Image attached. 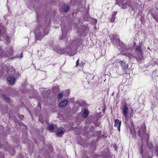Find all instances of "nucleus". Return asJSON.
<instances>
[{
	"label": "nucleus",
	"mask_w": 158,
	"mask_h": 158,
	"mask_svg": "<svg viewBox=\"0 0 158 158\" xmlns=\"http://www.w3.org/2000/svg\"><path fill=\"white\" fill-rule=\"evenodd\" d=\"M7 80L10 84L12 85L15 83V78L13 77L10 76L7 78Z\"/></svg>",
	"instance_id": "1a4fd4ad"
},
{
	"label": "nucleus",
	"mask_w": 158,
	"mask_h": 158,
	"mask_svg": "<svg viewBox=\"0 0 158 158\" xmlns=\"http://www.w3.org/2000/svg\"><path fill=\"white\" fill-rule=\"evenodd\" d=\"M111 39H113V43L115 44H117L119 43V40L118 37L117 35H113L110 36Z\"/></svg>",
	"instance_id": "0eeeda50"
},
{
	"label": "nucleus",
	"mask_w": 158,
	"mask_h": 158,
	"mask_svg": "<svg viewBox=\"0 0 158 158\" xmlns=\"http://www.w3.org/2000/svg\"><path fill=\"white\" fill-rule=\"evenodd\" d=\"M61 30L62 31H63L62 28H61Z\"/></svg>",
	"instance_id": "c756f323"
},
{
	"label": "nucleus",
	"mask_w": 158,
	"mask_h": 158,
	"mask_svg": "<svg viewBox=\"0 0 158 158\" xmlns=\"http://www.w3.org/2000/svg\"><path fill=\"white\" fill-rule=\"evenodd\" d=\"M121 123V121H120L118 119H115L114 121V126L117 128L119 132L120 131V127Z\"/></svg>",
	"instance_id": "39448f33"
},
{
	"label": "nucleus",
	"mask_w": 158,
	"mask_h": 158,
	"mask_svg": "<svg viewBox=\"0 0 158 158\" xmlns=\"http://www.w3.org/2000/svg\"><path fill=\"white\" fill-rule=\"evenodd\" d=\"M2 97H3L4 100H5L6 102H10L11 100L10 98H9L8 97H7L5 95H2Z\"/></svg>",
	"instance_id": "4468645a"
},
{
	"label": "nucleus",
	"mask_w": 158,
	"mask_h": 158,
	"mask_svg": "<svg viewBox=\"0 0 158 158\" xmlns=\"http://www.w3.org/2000/svg\"><path fill=\"white\" fill-rule=\"evenodd\" d=\"M47 31H45L43 29H36L35 31V36L37 40H40V37L44 36L47 34Z\"/></svg>",
	"instance_id": "7ed1b4c3"
},
{
	"label": "nucleus",
	"mask_w": 158,
	"mask_h": 158,
	"mask_svg": "<svg viewBox=\"0 0 158 158\" xmlns=\"http://www.w3.org/2000/svg\"><path fill=\"white\" fill-rule=\"evenodd\" d=\"M152 145H151H151H150V146H149V147H150V148H151V147H152Z\"/></svg>",
	"instance_id": "bb28decb"
},
{
	"label": "nucleus",
	"mask_w": 158,
	"mask_h": 158,
	"mask_svg": "<svg viewBox=\"0 0 158 158\" xmlns=\"http://www.w3.org/2000/svg\"><path fill=\"white\" fill-rule=\"evenodd\" d=\"M64 133V132L61 129H58L56 132V134L57 135H60L63 134Z\"/></svg>",
	"instance_id": "f3484780"
},
{
	"label": "nucleus",
	"mask_w": 158,
	"mask_h": 158,
	"mask_svg": "<svg viewBox=\"0 0 158 158\" xmlns=\"http://www.w3.org/2000/svg\"><path fill=\"white\" fill-rule=\"evenodd\" d=\"M8 73L10 75H14L15 73V71L14 68L12 66H10L9 69H8Z\"/></svg>",
	"instance_id": "6e6552de"
},
{
	"label": "nucleus",
	"mask_w": 158,
	"mask_h": 158,
	"mask_svg": "<svg viewBox=\"0 0 158 158\" xmlns=\"http://www.w3.org/2000/svg\"><path fill=\"white\" fill-rule=\"evenodd\" d=\"M19 117L22 119L23 118L24 116L23 115H20L19 116Z\"/></svg>",
	"instance_id": "393cba45"
},
{
	"label": "nucleus",
	"mask_w": 158,
	"mask_h": 158,
	"mask_svg": "<svg viewBox=\"0 0 158 158\" xmlns=\"http://www.w3.org/2000/svg\"><path fill=\"white\" fill-rule=\"evenodd\" d=\"M64 36H63V38H64ZM61 39H63V36L62 37Z\"/></svg>",
	"instance_id": "cd10ccee"
},
{
	"label": "nucleus",
	"mask_w": 158,
	"mask_h": 158,
	"mask_svg": "<svg viewBox=\"0 0 158 158\" xmlns=\"http://www.w3.org/2000/svg\"><path fill=\"white\" fill-rule=\"evenodd\" d=\"M139 151L142 154L143 152V147L142 146H141L139 148Z\"/></svg>",
	"instance_id": "5701e85b"
},
{
	"label": "nucleus",
	"mask_w": 158,
	"mask_h": 158,
	"mask_svg": "<svg viewBox=\"0 0 158 158\" xmlns=\"http://www.w3.org/2000/svg\"><path fill=\"white\" fill-rule=\"evenodd\" d=\"M6 55L5 53H4V51L2 50V48L0 47V57L1 58L6 57Z\"/></svg>",
	"instance_id": "9b49d317"
},
{
	"label": "nucleus",
	"mask_w": 158,
	"mask_h": 158,
	"mask_svg": "<svg viewBox=\"0 0 158 158\" xmlns=\"http://www.w3.org/2000/svg\"><path fill=\"white\" fill-rule=\"evenodd\" d=\"M69 91H68V94L69 95Z\"/></svg>",
	"instance_id": "c85d7f7f"
},
{
	"label": "nucleus",
	"mask_w": 158,
	"mask_h": 158,
	"mask_svg": "<svg viewBox=\"0 0 158 158\" xmlns=\"http://www.w3.org/2000/svg\"><path fill=\"white\" fill-rule=\"evenodd\" d=\"M126 56L129 57L130 58H131L132 57V55L131 53H129V54L127 53Z\"/></svg>",
	"instance_id": "412c9836"
},
{
	"label": "nucleus",
	"mask_w": 158,
	"mask_h": 158,
	"mask_svg": "<svg viewBox=\"0 0 158 158\" xmlns=\"http://www.w3.org/2000/svg\"><path fill=\"white\" fill-rule=\"evenodd\" d=\"M79 59H78L77 60V62H76V66H78V65H79L78 63H79Z\"/></svg>",
	"instance_id": "b1692460"
},
{
	"label": "nucleus",
	"mask_w": 158,
	"mask_h": 158,
	"mask_svg": "<svg viewBox=\"0 0 158 158\" xmlns=\"http://www.w3.org/2000/svg\"><path fill=\"white\" fill-rule=\"evenodd\" d=\"M68 103V101L67 100L60 102L59 104V106L60 107H62L64 106Z\"/></svg>",
	"instance_id": "f8f14e48"
},
{
	"label": "nucleus",
	"mask_w": 158,
	"mask_h": 158,
	"mask_svg": "<svg viewBox=\"0 0 158 158\" xmlns=\"http://www.w3.org/2000/svg\"><path fill=\"white\" fill-rule=\"evenodd\" d=\"M122 68L123 71H126V69H128V65L123 61H121L119 62Z\"/></svg>",
	"instance_id": "423d86ee"
},
{
	"label": "nucleus",
	"mask_w": 158,
	"mask_h": 158,
	"mask_svg": "<svg viewBox=\"0 0 158 158\" xmlns=\"http://www.w3.org/2000/svg\"><path fill=\"white\" fill-rule=\"evenodd\" d=\"M117 14V12L116 11L114 12L112 16V17L110 19V22H114L115 21V16Z\"/></svg>",
	"instance_id": "ddd939ff"
},
{
	"label": "nucleus",
	"mask_w": 158,
	"mask_h": 158,
	"mask_svg": "<svg viewBox=\"0 0 158 158\" xmlns=\"http://www.w3.org/2000/svg\"><path fill=\"white\" fill-rule=\"evenodd\" d=\"M136 51L141 54L142 53V48L140 45H139V46L137 47L136 48Z\"/></svg>",
	"instance_id": "2eb2a0df"
},
{
	"label": "nucleus",
	"mask_w": 158,
	"mask_h": 158,
	"mask_svg": "<svg viewBox=\"0 0 158 158\" xmlns=\"http://www.w3.org/2000/svg\"><path fill=\"white\" fill-rule=\"evenodd\" d=\"M63 94L62 93H60L58 95V98L59 99H61L63 97Z\"/></svg>",
	"instance_id": "6ab92c4d"
},
{
	"label": "nucleus",
	"mask_w": 158,
	"mask_h": 158,
	"mask_svg": "<svg viewBox=\"0 0 158 158\" xmlns=\"http://www.w3.org/2000/svg\"><path fill=\"white\" fill-rule=\"evenodd\" d=\"M16 74L17 75V76L18 77L17 78H18L19 77L21 76V75H20V74L19 73H17Z\"/></svg>",
	"instance_id": "a878e982"
},
{
	"label": "nucleus",
	"mask_w": 158,
	"mask_h": 158,
	"mask_svg": "<svg viewBox=\"0 0 158 158\" xmlns=\"http://www.w3.org/2000/svg\"><path fill=\"white\" fill-rule=\"evenodd\" d=\"M69 6L67 5H64L62 8V10L64 12H67L69 10Z\"/></svg>",
	"instance_id": "9d476101"
},
{
	"label": "nucleus",
	"mask_w": 158,
	"mask_h": 158,
	"mask_svg": "<svg viewBox=\"0 0 158 158\" xmlns=\"http://www.w3.org/2000/svg\"><path fill=\"white\" fill-rule=\"evenodd\" d=\"M58 52L60 54L66 53L69 56H72L75 54L73 53V49L69 47L66 48L60 49L58 51Z\"/></svg>",
	"instance_id": "f03ea898"
},
{
	"label": "nucleus",
	"mask_w": 158,
	"mask_h": 158,
	"mask_svg": "<svg viewBox=\"0 0 158 158\" xmlns=\"http://www.w3.org/2000/svg\"><path fill=\"white\" fill-rule=\"evenodd\" d=\"M140 55L139 56H138L137 57L138 59L139 60H141L143 59V56L142 55V54L140 53Z\"/></svg>",
	"instance_id": "aec40b11"
},
{
	"label": "nucleus",
	"mask_w": 158,
	"mask_h": 158,
	"mask_svg": "<svg viewBox=\"0 0 158 158\" xmlns=\"http://www.w3.org/2000/svg\"><path fill=\"white\" fill-rule=\"evenodd\" d=\"M48 128L49 130H53L54 129V127L51 125H49Z\"/></svg>",
	"instance_id": "a211bd4d"
},
{
	"label": "nucleus",
	"mask_w": 158,
	"mask_h": 158,
	"mask_svg": "<svg viewBox=\"0 0 158 158\" xmlns=\"http://www.w3.org/2000/svg\"><path fill=\"white\" fill-rule=\"evenodd\" d=\"M143 158H144V157H143Z\"/></svg>",
	"instance_id": "7c9ffc66"
},
{
	"label": "nucleus",
	"mask_w": 158,
	"mask_h": 158,
	"mask_svg": "<svg viewBox=\"0 0 158 158\" xmlns=\"http://www.w3.org/2000/svg\"><path fill=\"white\" fill-rule=\"evenodd\" d=\"M128 109L126 105H124L122 107V113L123 114L126 118H127L128 113Z\"/></svg>",
	"instance_id": "20e7f679"
},
{
	"label": "nucleus",
	"mask_w": 158,
	"mask_h": 158,
	"mask_svg": "<svg viewBox=\"0 0 158 158\" xmlns=\"http://www.w3.org/2000/svg\"><path fill=\"white\" fill-rule=\"evenodd\" d=\"M130 129L131 134L134 136H136V133L137 132L138 135L141 137L142 140H143L144 137L145 136H147V138L148 139L149 136L146 133V126L145 124L142 125L140 129L138 127L135 128L133 123H131Z\"/></svg>",
	"instance_id": "f257e3e1"
},
{
	"label": "nucleus",
	"mask_w": 158,
	"mask_h": 158,
	"mask_svg": "<svg viewBox=\"0 0 158 158\" xmlns=\"http://www.w3.org/2000/svg\"><path fill=\"white\" fill-rule=\"evenodd\" d=\"M156 152H155V154L156 156L158 155V146H157L156 148Z\"/></svg>",
	"instance_id": "4be33fe9"
},
{
	"label": "nucleus",
	"mask_w": 158,
	"mask_h": 158,
	"mask_svg": "<svg viewBox=\"0 0 158 158\" xmlns=\"http://www.w3.org/2000/svg\"><path fill=\"white\" fill-rule=\"evenodd\" d=\"M88 114V112L87 110H85L84 111L83 114L82 116L83 118L86 117Z\"/></svg>",
	"instance_id": "dca6fc26"
}]
</instances>
